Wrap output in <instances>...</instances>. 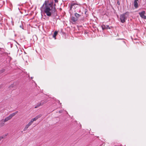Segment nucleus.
I'll use <instances>...</instances> for the list:
<instances>
[{"mask_svg": "<svg viewBox=\"0 0 146 146\" xmlns=\"http://www.w3.org/2000/svg\"><path fill=\"white\" fill-rule=\"evenodd\" d=\"M5 70L4 69H3L0 70V73H2L5 72Z\"/></svg>", "mask_w": 146, "mask_h": 146, "instance_id": "2eb2a0df", "label": "nucleus"}, {"mask_svg": "<svg viewBox=\"0 0 146 146\" xmlns=\"http://www.w3.org/2000/svg\"><path fill=\"white\" fill-rule=\"evenodd\" d=\"M110 29V28L108 25H106V29Z\"/></svg>", "mask_w": 146, "mask_h": 146, "instance_id": "dca6fc26", "label": "nucleus"}, {"mask_svg": "<svg viewBox=\"0 0 146 146\" xmlns=\"http://www.w3.org/2000/svg\"><path fill=\"white\" fill-rule=\"evenodd\" d=\"M117 3H118V5H120V3H119V2H117Z\"/></svg>", "mask_w": 146, "mask_h": 146, "instance_id": "a211bd4d", "label": "nucleus"}, {"mask_svg": "<svg viewBox=\"0 0 146 146\" xmlns=\"http://www.w3.org/2000/svg\"><path fill=\"white\" fill-rule=\"evenodd\" d=\"M42 106L41 105H40V104L39 102L38 103H37L35 106V108H36L38 107H39L40 106Z\"/></svg>", "mask_w": 146, "mask_h": 146, "instance_id": "9b49d317", "label": "nucleus"}, {"mask_svg": "<svg viewBox=\"0 0 146 146\" xmlns=\"http://www.w3.org/2000/svg\"><path fill=\"white\" fill-rule=\"evenodd\" d=\"M102 29L103 30H104L105 29H106V26L103 25L102 26Z\"/></svg>", "mask_w": 146, "mask_h": 146, "instance_id": "4468645a", "label": "nucleus"}, {"mask_svg": "<svg viewBox=\"0 0 146 146\" xmlns=\"http://www.w3.org/2000/svg\"><path fill=\"white\" fill-rule=\"evenodd\" d=\"M72 6H73V4H72V5H71V7H72Z\"/></svg>", "mask_w": 146, "mask_h": 146, "instance_id": "6ab92c4d", "label": "nucleus"}, {"mask_svg": "<svg viewBox=\"0 0 146 146\" xmlns=\"http://www.w3.org/2000/svg\"><path fill=\"white\" fill-rule=\"evenodd\" d=\"M71 20L72 21L75 22L76 21L78 20L77 18H76V17H71Z\"/></svg>", "mask_w": 146, "mask_h": 146, "instance_id": "1a4fd4ad", "label": "nucleus"}, {"mask_svg": "<svg viewBox=\"0 0 146 146\" xmlns=\"http://www.w3.org/2000/svg\"><path fill=\"white\" fill-rule=\"evenodd\" d=\"M53 5L52 2L48 3V1H46L41 7L40 9L42 11L46 13L47 16L50 17L56 10L55 7L53 6Z\"/></svg>", "mask_w": 146, "mask_h": 146, "instance_id": "f257e3e1", "label": "nucleus"}, {"mask_svg": "<svg viewBox=\"0 0 146 146\" xmlns=\"http://www.w3.org/2000/svg\"><path fill=\"white\" fill-rule=\"evenodd\" d=\"M31 125L28 123L27 125H26V126L24 128L23 130V131H26Z\"/></svg>", "mask_w": 146, "mask_h": 146, "instance_id": "0eeeda50", "label": "nucleus"}, {"mask_svg": "<svg viewBox=\"0 0 146 146\" xmlns=\"http://www.w3.org/2000/svg\"><path fill=\"white\" fill-rule=\"evenodd\" d=\"M55 1V2H58V0H54Z\"/></svg>", "mask_w": 146, "mask_h": 146, "instance_id": "f3484780", "label": "nucleus"}, {"mask_svg": "<svg viewBox=\"0 0 146 146\" xmlns=\"http://www.w3.org/2000/svg\"><path fill=\"white\" fill-rule=\"evenodd\" d=\"M41 117V116L40 115H39L36 116L34 118H33L30 121L29 123L31 125L35 121H36V120H37L38 118L40 117Z\"/></svg>", "mask_w": 146, "mask_h": 146, "instance_id": "20e7f679", "label": "nucleus"}, {"mask_svg": "<svg viewBox=\"0 0 146 146\" xmlns=\"http://www.w3.org/2000/svg\"><path fill=\"white\" fill-rule=\"evenodd\" d=\"M74 15L76 17V18H77V20H78V19L80 18L81 16V15H80L77 13H75Z\"/></svg>", "mask_w": 146, "mask_h": 146, "instance_id": "6e6552de", "label": "nucleus"}, {"mask_svg": "<svg viewBox=\"0 0 146 146\" xmlns=\"http://www.w3.org/2000/svg\"><path fill=\"white\" fill-rule=\"evenodd\" d=\"M7 135V134H6L5 136H0V141L1 140L5 138V137Z\"/></svg>", "mask_w": 146, "mask_h": 146, "instance_id": "ddd939ff", "label": "nucleus"}, {"mask_svg": "<svg viewBox=\"0 0 146 146\" xmlns=\"http://www.w3.org/2000/svg\"><path fill=\"white\" fill-rule=\"evenodd\" d=\"M17 113V111L10 114L9 116L5 118V119H2V120L5 123L10 120L13 116H15Z\"/></svg>", "mask_w": 146, "mask_h": 146, "instance_id": "7ed1b4c3", "label": "nucleus"}, {"mask_svg": "<svg viewBox=\"0 0 146 146\" xmlns=\"http://www.w3.org/2000/svg\"><path fill=\"white\" fill-rule=\"evenodd\" d=\"M138 0H134V5L135 7L136 8L138 7Z\"/></svg>", "mask_w": 146, "mask_h": 146, "instance_id": "423d86ee", "label": "nucleus"}, {"mask_svg": "<svg viewBox=\"0 0 146 146\" xmlns=\"http://www.w3.org/2000/svg\"><path fill=\"white\" fill-rule=\"evenodd\" d=\"M128 13L126 12L122 15H121L120 16V19L122 23H124L127 19V17L126 16V15H128Z\"/></svg>", "mask_w": 146, "mask_h": 146, "instance_id": "f03ea898", "label": "nucleus"}, {"mask_svg": "<svg viewBox=\"0 0 146 146\" xmlns=\"http://www.w3.org/2000/svg\"><path fill=\"white\" fill-rule=\"evenodd\" d=\"M47 102L46 101L42 100L39 103L40 104L41 106L43 105L44 104H45Z\"/></svg>", "mask_w": 146, "mask_h": 146, "instance_id": "9d476101", "label": "nucleus"}, {"mask_svg": "<svg viewBox=\"0 0 146 146\" xmlns=\"http://www.w3.org/2000/svg\"><path fill=\"white\" fill-rule=\"evenodd\" d=\"M145 13V11H143L139 13V14L141 17L146 19V16L144 15Z\"/></svg>", "mask_w": 146, "mask_h": 146, "instance_id": "39448f33", "label": "nucleus"}, {"mask_svg": "<svg viewBox=\"0 0 146 146\" xmlns=\"http://www.w3.org/2000/svg\"><path fill=\"white\" fill-rule=\"evenodd\" d=\"M58 34V32L56 31H55V32L54 33V35L53 36V37L55 38V39H56V36Z\"/></svg>", "mask_w": 146, "mask_h": 146, "instance_id": "f8f14e48", "label": "nucleus"}, {"mask_svg": "<svg viewBox=\"0 0 146 146\" xmlns=\"http://www.w3.org/2000/svg\"><path fill=\"white\" fill-rule=\"evenodd\" d=\"M55 4H54V6H55Z\"/></svg>", "mask_w": 146, "mask_h": 146, "instance_id": "412c9836", "label": "nucleus"}, {"mask_svg": "<svg viewBox=\"0 0 146 146\" xmlns=\"http://www.w3.org/2000/svg\"><path fill=\"white\" fill-rule=\"evenodd\" d=\"M1 86H0V88H1Z\"/></svg>", "mask_w": 146, "mask_h": 146, "instance_id": "aec40b11", "label": "nucleus"}]
</instances>
